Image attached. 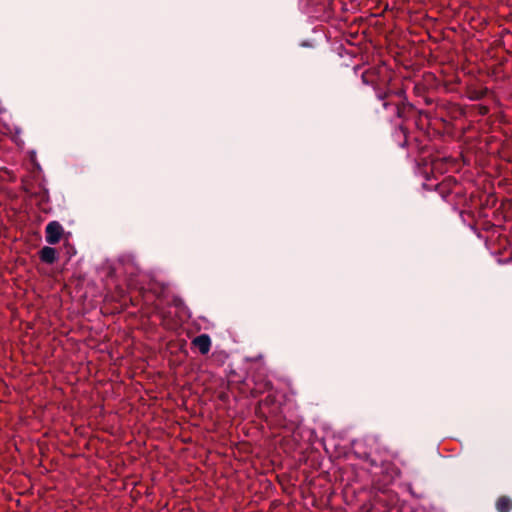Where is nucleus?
I'll list each match as a JSON object with an SVG mask.
<instances>
[{
  "label": "nucleus",
  "instance_id": "nucleus-2",
  "mask_svg": "<svg viewBox=\"0 0 512 512\" xmlns=\"http://www.w3.org/2000/svg\"><path fill=\"white\" fill-rule=\"evenodd\" d=\"M397 92L398 89L391 85V78H389L384 85V89H376L375 97L382 102L384 110H388L391 107L394 109L396 100H393V98H396Z\"/></svg>",
  "mask_w": 512,
  "mask_h": 512
},
{
  "label": "nucleus",
  "instance_id": "nucleus-5",
  "mask_svg": "<svg viewBox=\"0 0 512 512\" xmlns=\"http://www.w3.org/2000/svg\"><path fill=\"white\" fill-rule=\"evenodd\" d=\"M192 344L202 355H206L211 348V338L208 334H200L192 340Z\"/></svg>",
  "mask_w": 512,
  "mask_h": 512
},
{
  "label": "nucleus",
  "instance_id": "nucleus-10",
  "mask_svg": "<svg viewBox=\"0 0 512 512\" xmlns=\"http://www.w3.org/2000/svg\"><path fill=\"white\" fill-rule=\"evenodd\" d=\"M478 113L482 116H485L489 113V107L484 105L478 106Z\"/></svg>",
  "mask_w": 512,
  "mask_h": 512
},
{
  "label": "nucleus",
  "instance_id": "nucleus-8",
  "mask_svg": "<svg viewBox=\"0 0 512 512\" xmlns=\"http://www.w3.org/2000/svg\"><path fill=\"white\" fill-rule=\"evenodd\" d=\"M172 305L177 308H182L184 306V301L179 296H174L172 299Z\"/></svg>",
  "mask_w": 512,
  "mask_h": 512
},
{
  "label": "nucleus",
  "instance_id": "nucleus-3",
  "mask_svg": "<svg viewBox=\"0 0 512 512\" xmlns=\"http://www.w3.org/2000/svg\"><path fill=\"white\" fill-rule=\"evenodd\" d=\"M361 79L363 84L371 86L376 94V89H384V85L388 79H384L381 75V70L379 68H369L365 70Z\"/></svg>",
  "mask_w": 512,
  "mask_h": 512
},
{
  "label": "nucleus",
  "instance_id": "nucleus-9",
  "mask_svg": "<svg viewBox=\"0 0 512 512\" xmlns=\"http://www.w3.org/2000/svg\"><path fill=\"white\" fill-rule=\"evenodd\" d=\"M487 93V90L485 91H481V92H474L471 96H470V99L472 100H479L481 99L482 97H484Z\"/></svg>",
  "mask_w": 512,
  "mask_h": 512
},
{
  "label": "nucleus",
  "instance_id": "nucleus-1",
  "mask_svg": "<svg viewBox=\"0 0 512 512\" xmlns=\"http://www.w3.org/2000/svg\"><path fill=\"white\" fill-rule=\"evenodd\" d=\"M415 110V106L408 100L406 91L403 88H398L394 113L395 118L401 120V123L396 127L395 133L401 134L404 138L403 142L400 144L401 147H405L407 145L408 128L404 123L411 118V115Z\"/></svg>",
  "mask_w": 512,
  "mask_h": 512
},
{
  "label": "nucleus",
  "instance_id": "nucleus-6",
  "mask_svg": "<svg viewBox=\"0 0 512 512\" xmlns=\"http://www.w3.org/2000/svg\"><path fill=\"white\" fill-rule=\"evenodd\" d=\"M39 257L46 264H53L57 260L56 250L50 246H44L39 251Z\"/></svg>",
  "mask_w": 512,
  "mask_h": 512
},
{
  "label": "nucleus",
  "instance_id": "nucleus-11",
  "mask_svg": "<svg viewBox=\"0 0 512 512\" xmlns=\"http://www.w3.org/2000/svg\"><path fill=\"white\" fill-rule=\"evenodd\" d=\"M41 199H42L43 201L48 199V191H47V190H45V191L43 192V195H42Z\"/></svg>",
  "mask_w": 512,
  "mask_h": 512
},
{
  "label": "nucleus",
  "instance_id": "nucleus-4",
  "mask_svg": "<svg viewBox=\"0 0 512 512\" xmlns=\"http://www.w3.org/2000/svg\"><path fill=\"white\" fill-rule=\"evenodd\" d=\"M63 234V227L58 221H51L45 228V240L50 245L60 242Z\"/></svg>",
  "mask_w": 512,
  "mask_h": 512
},
{
  "label": "nucleus",
  "instance_id": "nucleus-7",
  "mask_svg": "<svg viewBox=\"0 0 512 512\" xmlns=\"http://www.w3.org/2000/svg\"><path fill=\"white\" fill-rule=\"evenodd\" d=\"M498 512H510L512 510V499L506 495L500 496L496 501Z\"/></svg>",
  "mask_w": 512,
  "mask_h": 512
}]
</instances>
